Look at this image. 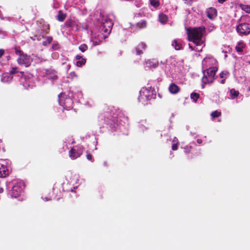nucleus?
I'll return each instance as SVG.
<instances>
[{"label": "nucleus", "instance_id": "obj_64", "mask_svg": "<svg viewBox=\"0 0 250 250\" xmlns=\"http://www.w3.org/2000/svg\"><path fill=\"white\" fill-rule=\"evenodd\" d=\"M249 91H250V87L249 88Z\"/></svg>", "mask_w": 250, "mask_h": 250}, {"label": "nucleus", "instance_id": "obj_9", "mask_svg": "<svg viewBox=\"0 0 250 250\" xmlns=\"http://www.w3.org/2000/svg\"><path fill=\"white\" fill-rule=\"evenodd\" d=\"M237 33L241 35L250 34V23L244 22L239 24L236 27Z\"/></svg>", "mask_w": 250, "mask_h": 250}, {"label": "nucleus", "instance_id": "obj_41", "mask_svg": "<svg viewBox=\"0 0 250 250\" xmlns=\"http://www.w3.org/2000/svg\"><path fill=\"white\" fill-rule=\"evenodd\" d=\"M0 18L2 20H4V19H5L7 21H15V19L13 17H6L5 18H2V17L0 16Z\"/></svg>", "mask_w": 250, "mask_h": 250}, {"label": "nucleus", "instance_id": "obj_61", "mask_svg": "<svg viewBox=\"0 0 250 250\" xmlns=\"http://www.w3.org/2000/svg\"><path fill=\"white\" fill-rule=\"evenodd\" d=\"M94 45H96V42H94Z\"/></svg>", "mask_w": 250, "mask_h": 250}, {"label": "nucleus", "instance_id": "obj_13", "mask_svg": "<svg viewBox=\"0 0 250 250\" xmlns=\"http://www.w3.org/2000/svg\"><path fill=\"white\" fill-rule=\"evenodd\" d=\"M43 76L47 79L52 80V83L53 84L54 82L56 81L58 77L56 75V72L54 70L44 69L42 72Z\"/></svg>", "mask_w": 250, "mask_h": 250}, {"label": "nucleus", "instance_id": "obj_8", "mask_svg": "<svg viewBox=\"0 0 250 250\" xmlns=\"http://www.w3.org/2000/svg\"><path fill=\"white\" fill-rule=\"evenodd\" d=\"M69 93L68 97L63 93H62L58 95L59 103L61 106H62L64 109L68 110L72 108L73 101Z\"/></svg>", "mask_w": 250, "mask_h": 250}, {"label": "nucleus", "instance_id": "obj_34", "mask_svg": "<svg viewBox=\"0 0 250 250\" xmlns=\"http://www.w3.org/2000/svg\"><path fill=\"white\" fill-rule=\"evenodd\" d=\"M60 0H53V3L52 6L53 8L57 9L60 7Z\"/></svg>", "mask_w": 250, "mask_h": 250}, {"label": "nucleus", "instance_id": "obj_4", "mask_svg": "<svg viewBox=\"0 0 250 250\" xmlns=\"http://www.w3.org/2000/svg\"><path fill=\"white\" fill-rule=\"evenodd\" d=\"M6 189L11 191V196L17 198L23 192L24 184L23 182L13 180L6 183Z\"/></svg>", "mask_w": 250, "mask_h": 250}, {"label": "nucleus", "instance_id": "obj_30", "mask_svg": "<svg viewBox=\"0 0 250 250\" xmlns=\"http://www.w3.org/2000/svg\"><path fill=\"white\" fill-rule=\"evenodd\" d=\"M149 2L155 8H158L160 6V2L158 0H149Z\"/></svg>", "mask_w": 250, "mask_h": 250}, {"label": "nucleus", "instance_id": "obj_3", "mask_svg": "<svg viewBox=\"0 0 250 250\" xmlns=\"http://www.w3.org/2000/svg\"><path fill=\"white\" fill-rule=\"evenodd\" d=\"M206 33V28L204 26L193 28L191 30H188L187 34L189 41L193 42L196 46H205V38L204 35Z\"/></svg>", "mask_w": 250, "mask_h": 250}, {"label": "nucleus", "instance_id": "obj_58", "mask_svg": "<svg viewBox=\"0 0 250 250\" xmlns=\"http://www.w3.org/2000/svg\"><path fill=\"white\" fill-rule=\"evenodd\" d=\"M75 188L74 187L73 188V189H71V191L73 192L74 191V189Z\"/></svg>", "mask_w": 250, "mask_h": 250}, {"label": "nucleus", "instance_id": "obj_60", "mask_svg": "<svg viewBox=\"0 0 250 250\" xmlns=\"http://www.w3.org/2000/svg\"><path fill=\"white\" fill-rule=\"evenodd\" d=\"M202 88H204L205 87L204 84H202Z\"/></svg>", "mask_w": 250, "mask_h": 250}, {"label": "nucleus", "instance_id": "obj_18", "mask_svg": "<svg viewBox=\"0 0 250 250\" xmlns=\"http://www.w3.org/2000/svg\"><path fill=\"white\" fill-rule=\"evenodd\" d=\"M158 62L155 59L148 60L145 62V67L148 69L154 68L158 66Z\"/></svg>", "mask_w": 250, "mask_h": 250}, {"label": "nucleus", "instance_id": "obj_47", "mask_svg": "<svg viewBox=\"0 0 250 250\" xmlns=\"http://www.w3.org/2000/svg\"><path fill=\"white\" fill-rule=\"evenodd\" d=\"M42 199L43 200H44L45 202L51 200V199L50 198H48V197H44V198L42 197Z\"/></svg>", "mask_w": 250, "mask_h": 250}, {"label": "nucleus", "instance_id": "obj_14", "mask_svg": "<svg viewBox=\"0 0 250 250\" xmlns=\"http://www.w3.org/2000/svg\"><path fill=\"white\" fill-rule=\"evenodd\" d=\"M85 142L87 143V146H90L92 145L95 146V150L97 149L96 146L98 144L97 138L94 135H87L85 137Z\"/></svg>", "mask_w": 250, "mask_h": 250}, {"label": "nucleus", "instance_id": "obj_1", "mask_svg": "<svg viewBox=\"0 0 250 250\" xmlns=\"http://www.w3.org/2000/svg\"><path fill=\"white\" fill-rule=\"evenodd\" d=\"M101 124L103 123V128L106 127L111 131H119L123 134L127 135V126L123 125L121 122H118V119L116 114L112 112H105L104 115L100 117Z\"/></svg>", "mask_w": 250, "mask_h": 250}, {"label": "nucleus", "instance_id": "obj_43", "mask_svg": "<svg viewBox=\"0 0 250 250\" xmlns=\"http://www.w3.org/2000/svg\"><path fill=\"white\" fill-rule=\"evenodd\" d=\"M192 148V146H187L186 147H184V149H185V152L186 153H188L190 152V151H191V149Z\"/></svg>", "mask_w": 250, "mask_h": 250}, {"label": "nucleus", "instance_id": "obj_21", "mask_svg": "<svg viewBox=\"0 0 250 250\" xmlns=\"http://www.w3.org/2000/svg\"><path fill=\"white\" fill-rule=\"evenodd\" d=\"M18 73H23L22 72L19 71L17 67H13L10 70L9 74L13 76L16 81H19V77H18Z\"/></svg>", "mask_w": 250, "mask_h": 250}, {"label": "nucleus", "instance_id": "obj_51", "mask_svg": "<svg viewBox=\"0 0 250 250\" xmlns=\"http://www.w3.org/2000/svg\"><path fill=\"white\" fill-rule=\"evenodd\" d=\"M197 142L198 144H200L202 143V140L201 139H197Z\"/></svg>", "mask_w": 250, "mask_h": 250}, {"label": "nucleus", "instance_id": "obj_17", "mask_svg": "<svg viewBox=\"0 0 250 250\" xmlns=\"http://www.w3.org/2000/svg\"><path fill=\"white\" fill-rule=\"evenodd\" d=\"M71 97L74 99L80 101L81 99L83 98V94L81 90L75 89V90H71L70 91Z\"/></svg>", "mask_w": 250, "mask_h": 250}, {"label": "nucleus", "instance_id": "obj_11", "mask_svg": "<svg viewBox=\"0 0 250 250\" xmlns=\"http://www.w3.org/2000/svg\"><path fill=\"white\" fill-rule=\"evenodd\" d=\"M17 62L20 65H24L25 67H28L30 65L32 62V59L29 55L26 54H22L17 59Z\"/></svg>", "mask_w": 250, "mask_h": 250}, {"label": "nucleus", "instance_id": "obj_31", "mask_svg": "<svg viewBox=\"0 0 250 250\" xmlns=\"http://www.w3.org/2000/svg\"><path fill=\"white\" fill-rule=\"evenodd\" d=\"M65 18V15L62 13L61 11L59 12L57 16V20L60 21H63Z\"/></svg>", "mask_w": 250, "mask_h": 250}, {"label": "nucleus", "instance_id": "obj_39", "mask_svg": "<svg viewBox=\"0 0 250 250\" xmlns=\"http://www.w3.org/2000/svg\"><path fill=\"white\" fill-rule=\"evenodd\" d=\"M199 46H196L194 47H193V46L190 44H189V47L192 50H195L197 52L201 51L202 50V47H199Z\"/></svg>", "mask_w": 250, "mask_h": 250}, {"label": "nucleus", "instance_id": "obj_7", "mask_svg": "<svg viewBox=\"0 0 250 250\" xmlns=\"http://www.w3.org/2000/svg\"><path fill=\"white\" fill-rule=\"evenodd\" d=\"M113 25V22L109 16H102L100 19L99 31L101 33L109 34Z\"/></svg>", "mask_w": 250, "mask_h": 250}, {"label": "nucleus", "instance_id": "obj_53", "mask_svg": "<svg viewBox=\"0 0 250 250\" xmlns=\"http://www.w3.org/2000/svg\"><path fill=\"white\" fill-rule=\"evenodd\" d=\"M225 80H226V79H223L221 80V82H220V83H222V84H224V83H225Z\"/></svg>", "mask_w": 250, "mask_h": 250}, {"label": "nucleus", "instance_id": "obj_19", "mask_svg": "<svg viewBox=\"0 0 250 250\" xmlns=\"http://www.w3.org/2000/svg\"><path fill=\"white\" fill-rule=\"evenodd\" d=\"M14 79L13 76L8 73H3L1 75V81L3 83H9Z\"/></svg>", "mask_w": 250, "mask_h": 250}, {"label": "nucleus", "instance_id": "obj_45", "mask_svg": "<svg viewBox=\"0 0 250 250\" xmlns=\"http://www.w3.org/2000/svg\"><path fill=\"white\" fill-rule=\"evenodd\" d=\"M178 149V143H173L172 145V149L176 150Z\"/></svg>", "mask_w": 250, "mask_h": 250}, {"label": "nucleus", "instance_id": "obj_27", "mask_svg": "<svg viewBox=\"0 0 250 250\" xmlns=\"http://www.w3.org/2000/svg\"><path fill=\"white\" fill-rule=\"evenodd\" d=\"M239 94V91L235 90L234 88L230 90V96L232 99L236 98Z\"/></svg>", "mask_w": 250, "mask_h": 250}, {"label": "nucleus", "instance_id": "obj_2", "mask_svg": "<svg viewBox=\"0 0 250 250\" xmlns=\"http://www.w3.org/2000/svg\"><path fill=\"white\" fill-rule=\"evenodd\" d=\"M217 63V61L212 56L207 57L204 59L202 64L207 67V75L205 71H203L204 76L202 79L203 83H211L214 81L215 74L218 70L217 67L215 65Z\"/></svg>", "mask_w": 250, "mask_h": 250}, {"label": "nucleus", "instance_id": "obj_62", "mask_svg": "<svg viewBox=\"0 0 250 250\" xmlns=\"http://www.w3.org/2000/svg\"><path fill=\"white\" fill-rule=\"evenodd\" d=\"M67 67H68V68H69L70 67V66L69 65H67Z\"/></svg>", "mask_w": 250, "mask_h": 250}, {"label": "nucleus", "instance_id": "obj_22", "mask_svg": "<svg viewBox=\"0 0 250 250\" xmlns=\"http://www.w3.org/2000/svg\"><path fill=\"white\" fill-rule=\"evenodd\" d=\"M77 66L81 67L84 65L86 62V59L83 58L81 55H77L75 57Z\"/></svg>", "mask_w": 250, "mask_h": 250}, {"label": "nucleus", "instance_id": "obj_44", "mask_svg": "<svg viewBox=\"0 0 250 250\" xmlns=\"http://www.w3.org/2000/svg\"><path fill=\"white\" fill-rule=\"evenodd\" d=\"M86 158L91 162L94 161V159L93 158L92 156L89 153H87L86 154Z\"/></svg>", "mask_w": 250, "mask_h": 250}, {"label": "nucleus", "instance_id": "obj_28", "mask_svg": "<svg viewBox=\"0 0 250 250\" xmlns=\"http://www.w3.org/2000/svg\"><path fill=\"white\" fill-rule=\"evenodd\" d=\"M172 45L177 50H179L181 49V44L180 43V41H178V40H174L172 43Z\"/></svg>", "mask_w": 250, "mask_h": 250}, {"label": "nucleus", "instance_id": "obj_26", "mask_svg": "<svg viewBox=\"0 0 250 250\" xmlns=\"http://www.w3.org/2000/svg\"><path fill=\"white\" fill-rule=\"evenodd\" d=\"M245 46V44L243 42H238L237 45L235 46V50L238 53L242 52L243 51V48Z\"/></svg>", "mask_w": 250, "mask_h": 250}, {"label": "nucleus", "instance_id": "obj_16", "mask_svg": "<svg viewBox=\"0 0 250 250\" xmlns=\"http://www.w3.org/2000/svg\"><path fill=\"white\" fill-rule=\"evenodd\" d=\"M146 48V44L143 42H142L137 47H135V49L132 50V52L135 54L136 55H140L143 53V50H145Z\"/></svg>", "mask_w": 250, "mask_h": 250}, {"label": "nucleus", "instance_id": "obj_46", "mask_svg": "<svg viewBox=\"0 0 250 250\" xmlns=\"http://www.w3.org/2000/svg\"><path fill=\"white\" fill-rule=\"evenodd\" d=\"M4 53V50L2 49H0V58L3 56Z\"/></svg>", "mask_w": 250, "mask_h": 250}, {"label": "nucleus", "instance_id": "obj_20", "mask_svg": "<svg viewBox=\"0 0 250 250\" xmlns=\"http://www.w3.org/2000/svg\"><path fill=\"white\" fill-rule=\"evenodd\" d=\"M173 65L171 64L167 63L165 65V72L167 77H172L173 74Z\"/></svg>", "mask_w": 250, "mask_h": 250}, {"label": "nucleus", "instance_id": "obj_25", "mask_svg": "<svg viewBox=\"0 0 250 250\" xmlns=\"http://www.w3.org/2000/svg\"><path fill=\"white\" fill-rule=\"evenodd\" d=\"M146 120L141 121L138 123V127L143 132L148 129V127L146 125Z\"/></svg>", "mask_w": 250, "mask_h": 250}, {"label": "nucleus", "instance_id": "obj_5", "mask_svg": "<svg viewBox=\"0 0 250 250\" xmlns=\"http://www.w3.org/2000/svg\"><path fill=\"white\" fill-rule=\"evenodd\" d=\"M139 93L138 101L144 105L147 104L148 101L156 98V91L154 88L151 87H143L140 90Z\"/></svg>", "mask_w": 250, "mask_h": 250}, {"label": "nucleus", "instance_id": "obj_12", "mask_svg": "<svg viewBox=\"0 0 250 250\" xmlns=\"http://www.w3.org/2000/svg\"><path fill=\"white\" fill-rule=\"evenodd\" d=\"M9 167L7 166L5 160H0V178H5L10 173Z\"/></svg>", "mask_w": 250, "mask_h": 250}, {"label": "nucleus", "instance_id": "obj_36", "mask_svg": "<svg viewBox=\"0 0 250 250\" xmlns=\"http://www.w3.org/2000/svg\"><path fill=\"white\" fill-rule=\"evenodd\" d=\"M79 49L81 52H84L86 50H87L88 46L86 44L83 43L79 46Z\"/></svg>", "mask_w": 250, "mask_h": 250}, {"label": "nucleus", "instance_id": "obj_10", "mask_svg": "<svg viewBox=\"0 0 250 250\" xmlns=\"http://www.w3.org/2000/svg\"><path fill=\"white\" fill-rule=\"evenodd\" d=\"M83 147L82 146L73 147L69 152V157L74 160L79 157L83 153Z\"/></svg>", "mask_w": 250, "mask_h": 250}, {"label": "nucleus", "instance_id": "obj_59", "mask_svg": "<svg viewBox=\"0 0 250 250\" xmlns=\"http://www.w3.org/2000/svg\"><path fill=\"white\" fill-rule=\"evenodd\" d=\"M137 5V7H141V5H140V4H138V5Z\"/></svg>", "mask_w": 250, "mask_h": 250}, {"label": "nucleus", "instance_id": "obj_15", "mask_svg": "<svg viewBox=\"0 0 250 250\" xmlns=\"http://www.w3.org/2000/svg\"><path fill=\"white\" fill-rule=\"evenodd\" d=\"M206 13L207 17L212 20L217 17V11L214 7H210L206 9Z\"/></svg>", "mask_w": 250, "mask_h": 250}, {"label": "nucleus", "instance_id": "obj_56", "mask_svg": "<svg viewBox=\"0 0 250 250\" xmlns=\"http://www.w3.org/2000/svg\"><path fill=\"white\" fill-rule=\"evenodd\" d=\"M3 191V189L2 188H0V193L2 192Z\"/></svg>", "mask_w": 250, "mask_h": 250}, {"label": "nucleus", "instance_id": "obj_50", "mask_svg": "<svg viewBox=\"0 0 250 250\" xmlns=\"http://www.w3.org/2000/svg\"><path fill=\"white\" fill-rule=\"evenodd\" d=\"M103 165L104 167H108V164L106 161H104L103 163Z\"/></svg>", "mask_w": 250, "mask_h": 250}, {"label": "nucleus", "instance_id": "obj_37", "mask_svg": "<svg viewBox=\"0 0 250 250\" xmlns=\"http://www.w3.org/2000/svg\"><path fill=\"white\" fill-rule=\"evenodd\" d=\"M137 25L140 28H142L146 27V22L145 21H142L140 22H138Z\"/></svg>", "mask_w": 250, "mask_h": 250}, {"label": "nucleus", "instance_id": "obj_23", "mask_svg": "<svg viewBox=\"0 0 250 250\" xmlns=\"http://www.w3.org/2000/svg\"><path fill=\"white\" fill-rule=\"evenodd\" d=\"M168 90L170 93L175 94H177L180 90L179 86L174 83H171L168 87Z\"/></svg>", "mask_w": 250, "mask_h": 250}, {"label": "nucleus", "instance_id": "obj_40", "mask_svg": "<svg viewBox=\"0 0 250 250\" xmlns=\"http://www.w3.org/2000/svg\"><path fill=\"white\" fill-rule=\"evenodd\" d=\"M229 75V73L227 71H223L220 73V77L221 78L225 79L227 76Z\"/></svg>", "mask_w": 250, "mask_h": 250}, {"label": "nucleus", "instance_id": "obj_38", "mask_svg": "<svg viewBox=\"0 0 250 250\" xmlns=\"http://www.w3.org/2000/svg\"><path fill=\"white\" fill-rule=\"evenodd\" d=\"M57 192V194L55 196L54 198L56 199L57 200H59L60 198H61V193L60 191H58V189L56 188H53V192L55 193V192Z\"/></svg>", "mask_w": 250, "mask_h": 250}, {"label": "nucleus", "instance_id": "obj_48", "mask_svg": "<svg viewBox=\"0 0 250 250\" xmlns=\"http://www.w3.org/2000/svg\"><path fill=\"white\" fill-rule=\"evenodd\" d=\"M70 76L72 77H73L74 76H76V75L74 72H71L70 73Z\"/></svg>", "mask_w": 250, "mask_h": 250}, {"label": "nucleus", "instance_id": "obj_33", "mask_svg": "<svg viewBox=\"0 0 250 250\" xmlns=\"http://www.w3.org/2000/svg\"><path fill=\"white\" fill-rule=\"evenodd\" d=\"M53 38L52 37H47L44 41L43 42L42 44L44 46H47L52 42Z\"/></svg>", "mask_w": 250, "mask_h": 250}, {"label": "nucleus", "instance_id": "obj_42", "mask_svg": "<svg viewBox=\"0 0 250 250\" xmlns=\"http://www.w3.org/2000/svg\"><path fill=\"white\" fill-rule=\"evenodd\" d=\"M15 52L16 54L19 55V56H20L22 54H24L20 49L17 47L15 48Z\"/></svg>", "mask_w": 250, "mask_h": 250}, {"label": "nucleus", "instance_id": "obj_54", "mask_svg": "<svg viewBox=\"0 0 250 250\" xmlns=\"http://www.w3.org/2000/svg\"><path fill=\"white\" fill-rule=\"evenodd\" d=\"M37 38V36H35L34 37H31V39L33 40V41H35L36 40V38Z\"/></svg>", "mask_w": 250, "mask_h": 250}, {"label": "nucleus", "instance_id": "obj_24", "mask_svg": "<svg viewBox=\"0 0 250 250\" xmlns=\"http://www.w3.org/2000/svg\"><path fill=\"white\" fill-rule=\"evenodd\" d=\"M65 25L67 27H70L72 30H75L77 31L78 28L74 21L71 20L67 21L65 22Z\"/></svg>", "mask_w": 250, "mask_h": 250}, {"label": "nucleus", "instance_id": "obj_32", "mask_svg": "<svg viewBox=\"0 0 250 250\" xmlns=\"http://www.w3.org/2000/svg\"><path fill=\"white\" fill-rule=\"evenodd\" d=\"M199 98V94L197 93L193 92L190 95V98L194 102H196Z\"/></svg>", "mask_w": 250, "mask_h": 250}, {"label": "nucleus", "instance_id": "obj_35", "mask_svg": "<svg viewBox=\"0 0 250 250\" xmlns=\"http://www.w3.org/2000/svg\"><path fill=\"white\" fill-rule=\"evenodd\" d=\"M221 112H219L217 110H215L214 111H213L211 113V117H212V118L213 119L215 118L219 117V116H221Z\"/></svg>", "mask_w": 250, "mask_h": 250}, {"label": "nucleus", "instance_id": "obj_57", "mask_svg": "<svg viewBox=\"0 0 250 250\" xmlns=\"http://www.w3.org/2000/svg\"><path fill=\"white\" fill-rule=\"evenodd\" d=\"M170 156H171V158L173 157V153L172 152H170Z\"/></svg>", "mask_w": 250, "mask_h": 250}, {"label": "nucleus", "instance_id": "obj_63", "mask_svg": "<svg viewBox=\"0 0 250 250\" xmlns=\"http://www.w3.org/2000/svg\"><path fill=\"white\" fill-rule=\"evenodd\" d=\"M190 134H191V135H193V133H192V132H190ZM194 134H195V133H194Z\"/></svg>", "mask_w": 250, "mask_h": 250}, {"label": "nucleus", "instance_id": "obj_52", "mask_svg": "<svg viewBox=\"0 0 250 250\" xmlns=\"http://www.w3.org/2000/svg\"><path fill=\"white\" fill-rule=\"evenodd\" d=\"M220 3H223L224 2H225L226 0H217Z\"/></svg>", "mask_w": 250, "mask_h": 250}, {"label": "nucleus", "instance_id": "obj_29", "mask_svg": "<svg viewBox=\"0 0 250 250\" xmlns=\"http://www.w3.org/2000/svg\"><path fill=\"white\" fill-rule=\"evenodd\" d=\"M159 21L162 23H165L167 21V17L164 14H160L159 16Z\"/></svg>", "mask_w": 250, "mask_h": 250}, {"label": "nucleus", "instance_id": "obj_55", "mask_svg": "<svg viewBox=\"0 0 250 250\" xmlns=\"http://www.w3.org/2000/svg\"><path fill=\"white\" fill-rule=\"evenodd\" d=\"M210 27H212V29H209V32L212 31L213 30L214 28V26H211Z\"/></svg>", "mask_w": 250, "mask_h": 250}, {"label": "nucleus", "instance_id": "obj_49", "mask_svg": "<svg viewBox=\"0 0 250 250\" xmlns=\"http://www.w3.org/2000/svg\"><path fill=\"white\" fill-rule=\"evenodd\" d=\"M173 143H178V139L176 137H174L173 139Z\"/></svg>", "mask_w": 250, "mask_h": 250}, {"label": "nucleus", "instance_id": "obj_6", "mask_svg": "<svg viewBox=\"0 0 250 250\" xmlns=\"http://www.w3.org/2000/svg\"><path fill=\"white\" fill-rule=\"evenodd\" d=\"M19 82L26 89H32L35 86L33 75L30 73H18Z\"/></svg>", "mask_w": 250, "mask_h": 250}]
</instances>
